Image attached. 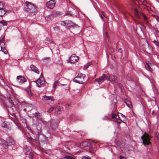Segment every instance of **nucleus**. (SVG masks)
Returning a JSON list of instances; mask_svg holds the SVG:
<instances>
[{"label": "nucleus", "mask_w": 159, "mask_h": 159, "mask_svg": "<svg viewBox=\"0 0 159 159\" xmlns=\"http://www.w3.org/2000/svg\"><path fill=\"white\" fill-rule=\"evenodd\" d=\"M64 159H75V158L70 156H66L64 157Z\"/></svg>", "instance_id": "22"}, {"label": "nucleus", "mask_w": 159, "mask_h": 159, "mask_svg": "<svg viewBox=\"0 0 159 159\" xmlns=\"http://www.w3.org/2000/svg\"><path fill=\"white\" fill-rule=\"evenodd\" d=\"M100 17L101 18L102 20H103V16H102V15L101 14H100Z\"/></svg>", "instance_id": "41"}, {"label": "nucleus", "mask_w": 159, "mask_h": 159, "mask_svg": "<svg viewBox=\"0 0 159 159\" xmlns=\"http://www.w3.org/2000/svg\"><path fill=\"white\" fill-rule=\"evenodd\" d=\"M60 61V63L59 64H61V61Z\"/></svg>", "instance_id": "56"}, {"label": "nucleus", "mask_w": 159, "mask_h": 159, "mask_svg": "<svg viewBox=\"0 0 159 159\" xmlns=\"http://www.w3.org/2000/svg\"><path fill=\"white\" fill-rule=\"evenodd\" d=\"M47 20H48V21L49 20V19H48V18H47Z\"/></svg>", "instance_id": "54"}, {"label": "nucleus", "mask_w": 159, "mask_h": 159, "mask_svg": "<svg viewBox=\"0 0 159 159\" xmlns=\"http://www.w3.org/2000/svg\"><path fill=\"white\" fill-rule=\"evenodd\" d=\"M84 75L81 73H79L78 75L73 79L74 82L82 84L84 83Z\"/></svg>", "instance_id": "3"}, {"label": "nucleus", "mask_w": 159, "mask_h": 159, "mask_svg": "<svg viewBox=\"0 0 159 159\" xmlns=\"http://www.w3.org/2000/svg\"><path fill=\"white\" fill-rule=\"evenodd\" d=\"M46 40L47 41H50V39L48 38H46Z\"/></svg>", "instance_id": "44"}, {"label": "nucleus", "mask_w": 159, "mask_h": 159, "mask_svg": "<svg viewBox=\"0 0 159 159\" xmlns=\"http://www.w3.org/2000/svg\"><path fill=\"white\" fill-rule=\"evenodd\" d=\"M24 110H25H25H26V109H25H25H24Z\"/></svg>", "instance_id": "57"}, {"label": "nucleus", "mask_w": 159, "mask_h": 159, "mask_svg": "<svg viewBox=\"0 0 159 159\" xmlns=\"http://www.w3.org/2000/svg\"><path fill=\"white\" fill-rule=\"evenodd\" d=\"M4 7L3 3L2 2H0V10L3 9Z\"/></svg>", "instance_id": "29"}, {"label": "nucleus", "mask_w": 159, "mask_h": 159, "mask_svg": "<svg viewBox=\"0 0 159 159\" xmlns=\"http://www.w3.org/2000/svg\"><path fill=\"white\" fill-rule=\"evenodd\" d=\"M143 17L144 20H146L147 19V18L145 16H144Z\"/></svg>", "instance_id": "42"}, {"label": "nucleus", "mask_w": 159, "mask_h": 159, "mask_svg": "<svg viewBox=\"0 0 159 159\" xmlns=\"http://www.w3.org/2000/svg\"><path fill=\"white\" fill-rule=\"evenodd\" d=\"M4 40V38L2 36L0 37V45L1 46V49L2 50L5 48V44L3 41Z\"/></svg>", "instance_id": "15"}, {"label": "nucleus", "mask_w": 159, "mask_h": 159, "mask_svg": "<svg viewBox=\"0 0 159 159\" xmlns=\"http://www.w3.org/2000/svg\"><path fill=\"white\" fill-rule=\"evenodd\" d=\"M34 82L36 83L37 86L39 87H43L44 85L45 81L42 73L39 79Z\"/></svg>", "instance_id": "5"}, {"label": "nucleus", "mask_w": 159, "mask_h": 159, "mask_svg": "<svg viewBox=\"0 0 159 159\" xmlns=\"http://www.w3.org/2000/svg\"><path fill=\"white\" fill-rule=\"evenodd\" d=\"M42 100L43 101L45 102H53L54 101V99L53 97L52 96H47L46 95H44L42 97Z\"/></svg>", "instance_id": "8"}, {"label": "nucleus", "mask_w": 159, "mask_h": 159, "mask_svg": "<svg viewBox=\"0 0 159 159\" xmlns=\"http://www.w3.org/2000/svg\"><path fill=\"white\" fill-rule=\"evenodd\" d=\"M54 109L53 107H52L50 108L47 111V112L49 113H51L52 111H53V110Z\"/></svg>", "instance_id": "30"}, {"label": "nucleus", "mask_w": 159, "mask_h": 159, "mask_svg": "<svg viewBox=\"0 0 159 159\" xmlns=\"http://www.w3.org/2000/svg\"><path fill=\"white\" fill-rule=\"evenodd\" d=\"M24 110H25H25H26V109H25H25H24Z\"/></svg>", "instance_id": "58"}, {"label": "nucleus", "mask_w": 159, "mask_h": 159, "mask_svg": "<svg viewBox=\"0 0 159 159\" xmlns=\"http://www.w3.org/2000/svg\"><path fill=\"white\" fill-rule=\"evenodd\" d=\"M7 141L9 142V143L11 145H14L15 144V141L12 139L9 138Z\"/></svg>", "instance_id": "19"}, {"label": "nucleus", "mask_w": 159, "mask_h": 159, "mask_svg": "<svg viewBox=\"0 0 159 159\" xmlns=\"http://www.w3.org/2000/svg\"><path fill=\"white\" fill-rule=\"evenodd\" d=\"M59 109V108H58V107H57V108H56V109H55V110H58Z\"/></svg>", "instance_id": "50"}, {"label": "nucleus", "mask_w": 159, "mask_h": 159, "mask_svg": "<svg viewBox=\"0 0 159 159\" xmlns=\"http://www.w3.org/2000/svg\"><path fill=\"white\" fill-rule=\"evenodd\" d=\"M79 57L76 56L75 54H73L69 57V60L71 63H75L78 61L79 59Z\"/></svg>", "instance_id": "9"}, {"label": "nucleus", "mask_w": 159, "mask_h": 159, "mask_svg": "<svg viewBox=\"0 0 159 159\" xmlns=\"http://www.w3.org/2000/svg\"><path fill=\"white\" fill-rule=\"evenodd\" d=\"M81 148H86L87 150H89L91 152L92 150V146L90 142L85 141L82 142L80 144Z\"/></svg>", "instance_id": "6"}, {"label": "nucleus", "mask_w": 159, "mask_h": 159, "mask_svg": "<svg viewBox=\"0 0 159 159\" xmlns=\"http://www.w3.org/2000/svg\"><path fill=\"white\" fill-rule=\"evenodd\" d=\"M2 50L4 52V53L5 54H6L7 52V50H6V49L5 48V49H4V48H3Z\"/></svg>", "instance_id": "36"}, {"label": "nucleus", "mask_w": 159, "mask_h": 159, "mask_svg": "<svg viewBox=\"0 0 159 159\" xmlns=\"http://www.w3.org/2000/svg\"><path fill=\"white\" fill-rule=\"evenodd\" d=\"M79 133L81 136H84L85 135V134L83 132L81 131Z\"/></svg>", "instance_id": "34"}, {"label": "nucleus", "mask_w": 159, "mask_h": 159, "mask_svg": "<svg viewBox=\"0 0 159 159\" xmlns=\"http://www.w3.org/2000/svg\"><path fill=\"white\" fill-rule=\"evenodd\" d=\"M30 68L33 71L38 74H39V72L38 69L34 65H31L30 66Z\"/></svg>", "instance_id": "16"}, {"label": "nucleus", "mask_w": 159, "mask_h": 159, "mask_svg": "<svg viewBox=\"0 0 159 159\" xmlns=\"http://www.w3.org/2000/svg\"><path fill=\"white\" fill-rule=\"evenodd\" d=\"M120 159H126V158L125 157L123 156L122 155H120L119 157Z\"/></svg>", "instance_id": "35"}, {"label": "nucleus", "mask_w": 159, "mask_h": 159, "mask_svg": "<svg viewBox=\"0 0 159 159\" xmlns=\"http://www.w3.org/2000/svg\"><path fill=\"white\" fill-rule=\"evenodd\" d=\"M116 117L117 115L116 114H113L112 115L111 117L112 119H114V121L120 124L122 121V120L120 118L119 119V116H118V118H117Z\"/></svg>", "instance_id": "12"}, {"label": "nucleus", "mask_w": 159, "mask_h": 159, "mask_svg": "<svg viewBox=\"0 0 159 159\" xmlns=\"http://www.w3.org/2000/svg\"><path fill=\"white\" fill-rule=\"evenodd\" d=\"M9 12L7 11L4 9L3 8L0 10V16H2L5 15H7V13H9Z\"/></svg>", "instance_id": "17"}, {"label": "nucleus", "mask_w": 159, "mask_h": 159, "mask_svg": "<svg viewBox=\"0 0 159 159\" xmlns=\"http://www.w3.org/2000/svg\"><path fill=\"white\" fill-rule=\"evenodd\" d=\"M125 103L126 104L128 107H130L131 106V103L128 101L125 102Z\"/></svg>", "instance_id": "28"}, {"label": "nucleus", "mask_w": 159, "mask_h": 159, "mask_svg": "<svg viewBox=\"0 0 159 159\" xmlns=\"http://www.w3.org/2000/svg\"><path fill=\"white\" fill-rule=\"evenodd\" d=\"M50 58L49 57H45V58H43V59L44 60H46V59H50Z\"/></svg>", "instance_id": "43"}, {"label": "nucleus", "mask_w": 159, "mask_h": 159, "mask_svg": "<svg viewBox=\"0 0 159 159\" xmlns=\"http://www.w3.org/2000/svg\"><path fill=\"white\" fill-rule=\"evenodd\" d=\"M25 9L28 13L34 14L38 11L37 6L33 3L26 1L25 2Z\"/></svg>", "instance_id": "1"}, {"label": "nucleus", "mask_w": 159, "mask_h": 159, "mask_svg": "<svg viewBox=\"0 0 159 159\" xmlns=\"http://www.w3.org/2000/svg\"><path fill=\"white\" fill-rule=\"evenodd\" d=\"M107 80V77L105 75H103L101 76L98 79H96L95 80L96 82H98L99 84L102 83L105 80Z\"/></svg>", "instance_id": "7"}, {"label": "nucleus", "mask_w": 159, "mask_h": 159, "mask_svg": "<svg viewBox=\"0 0 159 159\" xmlns=\"http://www.w3.org/2000/svg\"><path fill=\"white\" fill-rule=\"evenodd\" d=\"M2 28V25H0V30H1Z\"/></svg>", "instance_id": "49"}, {"label": "nucleus", "mask_w": 159, "mask_h": 159, "mask_svg": "<svg viewBox=\"0 0 159 159\" xmlns=\"http://www.w3.org/2000/svg\"><path fill=\"white\" fill-rule=\"evenodd\" d=\"M60 122L59 120H55L52 121L51 123V126L53 129H56L58 127V124Z\"/></svg>", "instance_id": "14"}, {"label": "nucleus", "mask_w": 159, "mask_h": 159, "mask_svg": "<svg viewBox=\"0 0 159 159\" xmlns=\"http://www.w3.org/2000/svg\"><path fill=\"white\" fill-rule=\"evenodd\" d=\"M66 148L68 149L69 150H70L69 149V147H67Z\"/></svg>", "instance_id": "53"}, {"label": "nucleus", "mask_w": 159, "mask_h": 159, "mask_svg": "<svg viewBox=\"0 0 159 159\" xmlns=\"http://www.w3.org/2000/svg\"><path fill=\"white\" fill-rule=\"evenodd\" d=\"M52 17V15H50L48 16V17L51 18Z\"/></svg>", "instance_id": "47"}, {"label": "nucleus", "mask_w": 159, "mask_h": 159, "mask_svg": "<svg viewBox=\"0 0 159 159\" xmlns=\"http://www.w3.org/2000/svg\"><path fill=\"white\" fill-rule=\"evenodd\" d=\"M59 12H56L54 14V15H58L59 14Z\"/></svg>", "instance_id": "39"}, {"label": "nucleus", "mask_w": 159, "mask_h": 159, "mask_svg": "<svg viewBox=\"0 0 159 159\" xmlns=\"http://www.w3.org/2000/svg\"><path fill=\"white\" fill-rule=\"evenodd\" d=\"M27 92L29 96H31L32 95V93L30 90H27Z\"/></svg>", "instance_id": "33"}, {"label": "nucleus", "mask_w": 159, "mask_h": 159, "mask_svg": "<svg viewBox=\"0 0 159 159\" xmlns=\"http://www.w3.org/2000/svg\"><path fill=\"white\" fill-rule=\"evenodd\" d=\"M120 114L122 117H124L125 118V116L123 114L120 113Z\"/></svg>", "instance_id": "40"}, {"label": "nucleus", "mask_w": 159, "mask_h": 159, "mask_svg": "<svg viewBox=\"0 0 159 159\" xmlns=\"http://www.w3.org/2000/svg\"><path fill=\"white\" fill-rule=\"evenodd\" d=\"M134 14L136 17L138 18H139V16L138 13V11L136 9L134 10Z\"/></svg>", "instance_id": "25"}, {"label": "nucleus", "mask_w": 159, "mask_h": 159, "mask_svg": "<svg viewBox=\"0 0 159 159\" xmlns=\"http://www.w3.org/2000/svg\"><path fill=\"white\" fill-rule=\"evenodd\" d=\"M157 20L158 21V22H159V18H157Z\"/></svg>", "instance_id": "51"}, {"label": "nucleus", "mask_w": 159, "mask_h": 159, "mask_svg": "<svg viewBox=\"0 0 159 159\" xmlns=\"http://www.w3.org/2000/svg\"><path fill=\"white\" fill-rule=\"evenodd\" d=\"M102 15H103L104 17H106V18H107V16H106L105 13H104V12L103 11H102Z\"/></svg>", "instance_id": "38"}, {"label": "nucleus", "mask_w": 159, "mask_h": 159, "mask_svg": "<svg viewBox=\"0 0 159 159\" xmlns=\"http://www.w3.org/2000/svg\"><path fill=\"white\" fill-rule=\"evenodd\" d=\"M82 159H86V157H83L82 158Z\"/></svg>", "instance_id": "48"}, {"label": "nucleus", "mask_w": 159, "mask_h": 159, "mask_svg": "<svg viewBox=\"0 0 159 159\" xmlns=\"http://www.w3.org/2000/svg\"><path fill=\"white\" fill-rule=\"evenodd\" d=\"M24 110H25H25H26V109H25H25H24Z\"/></svg>", "instance_id": "59"}, {"label": "nucleus", "mask_w": 159, "mask_h": 159, "mask_svg": "<svg viewBox=\"0 0 159 159\" xmlns=\"http://www.w3.org/2000/svg\"><path fill=\"white\" fill-rule=\"evenodd\" d=\"M153 42L157 46H159V42H158V41H157L156 40H154L153 41Z\"/></svg>", "instance_id": "31"}, {"label": "nucleus", "mask_w": 159, "mask_h": 159, "mask_svg": "<svg viewBox=\"0 0 159 159\" xmlns=\"http://www.w3.org/2000/svg\"><path fill=\"white\" fill-rule=\"evenodd\" d=\"M107 80H110L113 84L117 83L118 82L116 78L114 75H110L109 78L107 77Z\"/></svg>", "instance_id": "13"}, {"label": "nucleus", "mask_w": 159, "mask_h": 159, "mask_svg": "<svg viewBox=\"0 0 159 159\" xmlns=\"http://www.w3.org/2000/svg\"><path fill=\"white\" fill-rule=\"evenodd\" d=\"M17 82L19 84H22L26 81V78L23 76H18L17 77Z\"/></svg>", "instance_id": "10"}, {"label": "nucleus", "mask_w": 159, "mask_h": 159, "mask_svg": "<svg viewBox=\"0 0 159 159\" xmlns=\"http://www.w3.org/2000/svg\"><path fill=\"white\" fill-rule=\"evenodd\" d=\"M66 80L63 78H61L59 80V83L61 84V85H62V86H64L65 85H66V83L65 82H64V83H62L61 82V81H63V80Z\"/></svg>", "instance_id": "20"}, {"label": "nucleus", "mask_w": 159, "mask_h": 159, "mask_svg": "<svg viewBox=\"0 0 159 159\" xmlns=\"http://www.w3.org/2000/svg\"><path fill=\"white\" fill-rule=\"evenodd\" d=\"M59 83L57 81H56L54 83L53 85V87L55 88V87Z\"/></svg>", "instance_id": "32"}, {"label": "nucleus", "mask_w": 159, "mask_h": 159, "mask_svg": "<svg viewBox=\"0 0 159 159\" xmlns=\"http://www.w3.org/2000/svg\"><path fill=\"white\" fill-rule=\"evenodd\" d=\"M121 85H121V84H119V86H120V87H121Z\"/></svg>", "instance_id": "52"}, {"label": "nucleus", "mask_w": 159, "mask_h": 159, "mask_svg": "<svg viewBox=\"0 0 159 159\" xmlns=\"http://www.w3.org/2000/svg\"><path fill=\"white\" fill-rule=\"evenodd\" d=\"M143 140V143L144 145H148L151 143L150 139L151 137L148 134L145 132L143 135L141 137Z\"/></svg>", "instance_id": "4"}, {"label": "nucleus", "mask_w": 159, "mask_h": 159, "mask_svg": "<svg viewBox=\"0 0 159 159\" xmlns=\"http://www.w3.org/2000/svg\"><path fill=\"white\" fill-rule=\"evenodd\" d=\"M2 145L4 148H7L8 146V143L6 141H4L2 143Z\"/></svg>", "instance_id": "21"}, {"label": "nucleus", "mask_w": 159, "mask_h": 159, "mask_svg": "<svg viewBox=\"0 0 159 159\" xmlns=\"http://www.w3.org/2000/svg\"><path fill=\"white\" fill-rule=\"evenodd\" d=\"M61 24L68 29H70V28H77L79 26L77 25L74 23L71 20H69L61 21Z\"/></svg>", "instance_id": "2"}, {"label": "nucleus", "mask_w": 159, "mask_h": 159, "mask_svg": "<svg viewBox=\"0 0 159 159\" xmlns=\"http://www.w3.org/2000/svg\"><path fill=\"white\" fill-rule=\"evenodd\" d=\"M2 80L3 82H4V80H3V79H2Z\"/></svg>", "instance_id": "55"}, {"label": "nucleus", "mask_w": 159, "mask_h": 159, "mask_svg": "<svg viewBox=\"0 0 159 159\" xmlns=\"http://www.w3.org/2000/svg\"><path fill=\"white\" fill-rule=\"evenodd\" d=\"M118 52L120 53H121L122 52V50L121 48H120L118 49Z\"/></svg>", "instance_id": "37"}, {"label": "nucleus", "mask_w": 159, "mask_h": 159, "mask_svg": "<svg viewBox=\"0 0 159 159\" xmlns=\"http://www.w3.org/2000/svg\"><path fill=\"white\" fill-rule=\"evenodd\" d=\"M15 100V98L13 96H10L8 98L9 102L11 103V105L12 106L14 105L13 101Z\"/></svg>", "instance_id": "18"}, {"label": "nucleus", "mask_w": 159, "mask_h": 159, "mask_svg": "<svg viewBox=\"0 0 159 159\" xmlns=\"http://www.w3.org/2000/svg\"><path fill=\"white\" fill-rule=\"evenodd\" d=\"M0 23L2 24L3 25H7V21L4 20L0 21Z\"/></svg>", "instance_id": "26"}, {"label": "nucleus", "mask_w": 159, "mask_h": 159, "mask_svg": "<svg viewBox=\"0 0 159 159\" xmlns=\"http://www.w3.org/2000/svg\"><path fill=\"white\" fill-rule=\"evenodd\" d=\"M146 64L147 65V67H146L147 69L148 70H149V71H152V68H151V67H150V66L148 64V63H146Z\"/></svg>", "instance_id": "27"}, {"label": "nucleus", "mask_w": 159, "mask_h": 159, "mask_svg": "<svg viewBox=\"0 0 159 159\" xmlns=\"http://www.w3.org/2000/svg\"><path fill=\"white\" fill-rule=\"evenodd\" d=\"M157 140L159 142V136H158V135L157 136Z\"/></svg>", "instance_id": "45"}, {"label": "nucleus", "mask_w": 159, "mask_h": 159, "mask_svg": "<svg viewBox=\"0 0 159 159\" xmlns=\"http://www.w3.org/2000/svg\"><path fill=\"white\" fill-rule=\"evenodd\" d=\"M54 29H57L58 30L59 29V27H55L54 28Z\"/></svg>", "instance_id": "46"}, {"label": "nucleus", "mask_w": 159, "mask_h": 159, "mask_svg": "<svg viewBox=\"0 0 159 159\" xmlns=\"http://www.w3.org/2000/svg\"><path fill=\"white\" fill-rule=\"evenodd\" d=\"M2 126L5 128L8 129V125L5 122H3L2 124Z\"/></svg>", "instance_id": "23"}, {"label": "nucleus", "mask_w": 159, "mask_h": 159, "mask_svg": "<svg viewBox=\"0 0 159 159\" xmlns=\"http://www.w3.org/2000/svg\"><path fill=\"white\" fill-rule=\"evenodd\" d=\"M34 115L38 119H39L40 116V114L39 113L35 112L34 114Z\"/></svg>", "instance_id": "24"}, {"label": "nucleus", "mask_w": 159, "mask_h": 159, "mask_svg": "<svg viewBox=\"0 0 159 159\" xmlns=\"http://www.w3.org/2000/svg\"><path fill=\"white\" fill-rule=\"evenodd\" d=\"M55 3L54 0H50L46 3V6L47 7L50 8L52 9L54 7Z\"/></svg>", "instance_id": "11"}]
</instances>
